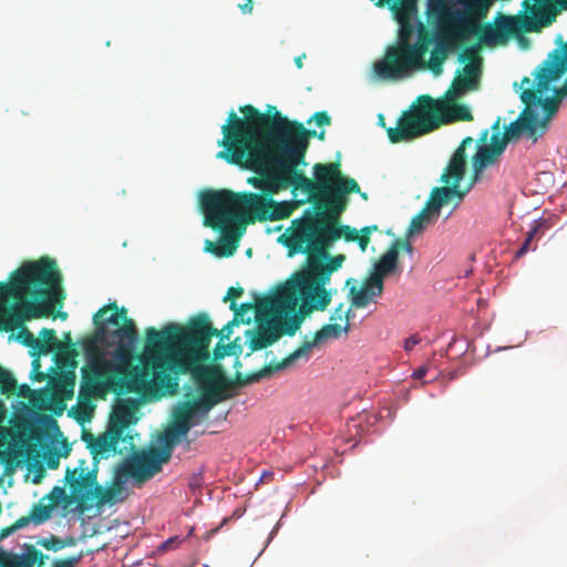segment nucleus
<instances>
[{
  "label": "nucleus",
  "mask_w": 567,
  "mask_h": 567,
  "mask_svg": "<svg viewBox=\"0 0 567 567\" xmlns=\"http://www.w3.org/2000/svg\"><path fill=\"white\" fill-rule=\"evenodd\" d=\"M239 112L243 117L231 111L221 126L218 145L223 150L217 158L254 172L256 176L247 183L259 189V195L274 196L289 188L293 163L288 145V117L271 105L268 113L250 104L240 106Z\"/></svg>",
  "instance_id": "f257e3e1"
},
{
  "label": "nucleus",
  "mask_w": 567,
  "mask_h": 567,
  "mask_svg": "<svg viewBox=\"0 0 567 567\" xmlns=\"http://www.w3.org/2000/svg\"><path fill=\"white\" fill-rule=\"evenodd\" d=\"M239 324L230 320L221 330H217L208 316L200 313L186 327L169 323L161 331L153 327L146 329L141 367L135 365L124 380L126 391L143 393L156 390L162 394H175L178 391V375L188 373L208 358L212 338L229 339L233 327Z\"/></svg>",
  "instance_id": "f03ea898"
},
{
  "label": "nucleus",
  "mask_w": 567,
  "mask_h": 567,
  "mask_svg": "<svg viewBox=\"0 0 567 567\" xmlns=\"http://www.w3.org/2000/svg\"><path fill=\"white\" fill-rule=\"evenodd\" d=\"M93 321L94 334L85 338L81 343L87 363L82 368L80 392L86 396H100L113 385H117L120 393H128L123 382L135 367L115 382L121 373L120 367L104 359L101 346H115L116 355L130 357L137 340L136 326L127 317L126 309H118L116 302L102 307L94 315Z\"/></svg>",
  "instance_id": "7ed1b4c3"
},
{
  "label": "nucleus",
  "mask_w": 567,
  "mask_h": 567,
  "mask_svg": "<svg viewBox=\"0 0 567 567\" xmlns=\"http://www.w3.org/2000/svg\"><path fill=\"white\" fill-rule=\"evenodd\" d=\"M62 275L56 261L41 257L23 264L10 275V281H0V331H13L24 320L49 315L38 302L61 292Z\"/></svg>",
  "instance_id": "20e7f679"
},
{
  "label": "nucleus",
  "mask_w": 567,
  "mask_h": 567,
  "mask_svg": "<svg viewBox=\"0 0 567 567\" xmlns=\"http://www.w3.org/2000/svg\"><path fill=\"white\" fill-rule=\"evenodd\" d=\"M250 192L235 193L230 189H207L200 194L204 225L223 234L221 244L206 240V251L216 256H231L237 248V237L228 230L237 225L252 223L250 218Z\"/></svg>",
  "instance_id": "39448f33"
},
{
  "label": "nucleus",
  "mask_w": 567,
  "mask_h": 567,
  "mask_svg": "<svg viewBox=\"0 0 567 567\" xmlns=\"http://www.w3.org/2000/svg\"><path fill=\"white\" fill-rule=\"evenodd\" d=\"M316 135V131L307 130L302 123L288 118V145L293 163L292 173L290 174V187L301 189L312 199H317L320 194L329 192L341 181L352 179L342 175L341 164L338 161L315 164V179H310L305 175L300 167L307 165L306 154L309 147V140Z\"/></svg>",
  "instance_id": "423d86ee"
},
{
  "label": "nucleus",
  "mask_w": 567,
  "mask_h": 567,
  "mask_svg": "<svg viewBox=\"0 0 567 567\" xmlns=\"http://www.w3.org/2000/svg\"><path fill=\"white\" fill-rule=\"evenodd\" d=\"M548 79L535 78V84L529 78L522 80L520 100L525 109L518 118L505 127L504 134L498 133L497 142L505 148L507 143L526 134L533 142L545 134L549 121L556 114L559 100L556 97H544L548 91Z\"/></svg>",
  "instance_id": "0eeeda50"
},
{
  "label": "nucleus",
  "mask_w": 567,
  "mask_h": 567,
  "mask_svg": "<svg viewBox=\"0 0 567 567\" xmlns=\"http://www.w3.org/2000/svg\"><path fill=\"white\" fill-rule=\"evenodd\" d=\"M472 144L473 140L471 136H467L455 150L441 176V182L445 186L435 187L432 190L425 207L412 218L409 226L410 235L423 231L429 225L436 220L443 206L454 202V207H457L463 202L470 188L461 189L460 183L464 178L467 165L465 147Z\"/></svg>",
  "instance_id": "6e6552de"
},
{
  "label": "nucleus",
  "mask_w": 567,
  "mask_h": 567,
  "mask_svg": "<svg viewBox=\"0 0 567 567\" xmlns=\"http://www.w3.org/2000/svg\"><path fill=\"white\" fill-rule=\"evenodd\" d=\"M339 239L337 221L310 214L292 221V230L285 245L289 248L290 255L302 252L307 254L308 258L323 259L329 257L330 247Z\"/></svg>",
  "instance_id": "1a4fd4ad"
},
{
  "label": "nucleus",
  "mask_w": 567,
  "mask_h": 567,
  "mask_svg": "<svg viewBox=\"0 0 567 567\" xmlns=\"http://www.w3.org/2000/svg\"><path fill=\"white\" fill-rule=\"evenodd\" d=\"M514 21L512 18H504V21L498 28L493 27L491 23H485L482 27H472V31H467L463 27H444L435 28L437 30V40L434 49L431 52L426 68L433 73L440 74L442 72V65L449 56V53L458 48L470 35H478L482 43L497 42L504 38L501 33L503 30L505 33L513 32Z\"/></svg>",
  "instance_id": "9d476101"
},
{
  "label": "nucleus",
  "mask_w": 567,
  "mask_h": 567,
  "mask_svg": "<svg viewBox=\"0 0 567 567\" xmlns=\"http://www.w3.org/2000/svg\"><path fill=\"white\" fill-rule=\"evenodd\" d=\"M491 3L492 0H429L427 22L434 28L463 27L472 31V27H482L478 20L485 18Z\"/></svg>",
  "instance_id": "9b49d317"
},
{
  "label": "nucleus",
  "mask_w": 567,
  "mask_h": 567,
  "mask_svg": "<svg viewBox=\"0 0 567 567\" xmlns=\"http://www.w3.org/2000/svg\"><path fill=\"white\" fill-rule=\"evenodd\" d=\"M441 125L439 99L421 95L411 109L403 113L396 127L386 130L391 143L411 141L429 134Z\"/></svg>",
  "instance_id": "f8f14e48"
},
{
  "label": "nucleus",
  "mask_w": 567,
  "mask_h": 567,
  "mask_svg": "<svg viewBox=\"0 0 567 567\" xmlns=\"http://www.w3.org/2000/svg\"><path fill=\"white\" fill-rule=\"evenodd\" d=\"M85 461H81L80 465L73 470L66 468L65 482L70 485L72 495L76 501L78 508L81 513L89 509L94 498L99 505L113 504L116 502V494L121 493V485H113L110 488H103L97 484V470L89 471L83 467Z\"/></svg>",
  "instance_id": "ddd939ff"
},
{
  "label": "nucleus",
  "mask_w": 567,
  "mask_h": 567,
  "mask_svg": "<svg viewBox=\"0 0 567 567\" xmlns=\"http://www.w3.org/2000/svg\"><path fill=\"white\" fill-rule=\"evenodd\" d=\"M350 330L349 322H346L344 327L339 323H328L324 324L320 330H318L313 339L311 341H305L298 349L291 352L289 355L284 358L281 361L274 362L270 361L269 364L265 365L262 369L249 373L247 377H237V383L239 385H248L254 382H258L262 378L271 375L274 372L287 369L296 363L299 359L308 360L310 358L311 349L321 342L328 339H337L341 336L342 332H348Z\"/></svg>",
  "instance_id": "4468645a"
},
{
  "label": "nucleus",
  "mask_w": 567,
  "mask_h": 567,
  "mask_svg": "<svg viewBox=\"0 0 567 567\" xmlns=\"http://www.w3.org/2000/svg\"><path fill=\"white\" fill-rule=\"evenodd\" d=\"M189 372L193 373L200 390V396L196 400L202 408V416H205L216 404L233 396L229 392L231 385L240 386L237 383L238 375L243 378L248 375L236 373L234 382H230L219 370L202 368L200 364Z\"/></svg>",
  "instance_id": "2eb2a0df"
},
{
  "label": "nucleus",
  "mask_w": 567,
  "mask_h": 567,
  "mask_svg": "<svg viewBox=\"0 0 567 567\" xmlns=\"http://www.w3.org/2000/svg\"><path fill=\"white\" fill-rule=\"evenodd\" d=\"M174 447L161 436L157 439V446L150 451L135 452L123 464L125 475L134 478L137 483H144L162 471V466L172 457Z\"/></svg>",
  "instance_id": "dca6fc26"
},
{
  "label": "nucleus",
  "mask_w": 567,
  "mask_h": 567,
  "mask_svg": "<svg viewBox=\"0 0 567 567\" xmlns=\"http://www.w3.org/2000/svg\"><path fill=\"white\" fill-rule=\"evenodd\" d=\"M301 296L299 271L285 284L280 285L272 295L257 299V313L259 316L275 317L276 315L293 313Z\"/></svg>",
  "instance_id": "f3484780"
},
{
  "label": "nucleus",
  "mask_w": 567,
  "mask_h": 567,
  "mask_svg": "<svg viewBox=\"0 0 567 567\" xmlns=\"http://www.w3.org/2000/svg\"><path fill=\"white\" fill-rule=\"evenodd\" d=\"M329 284L303 269L299 271V285L301 286L299 312L308 316L313 311H323L331 302V292L326 289Z\"/></svg>",
  "instance_id": "a211bd4d"
},
{
  "label": "nucleus",
  "mask_w": 567,
  "mask_h": 567,
  "mask_svg": "<svg viewBox=\"0 0 567 567\" xmlns=\"http://www.w3.org/2000/svg\"><path fill=\"white\" fill-rule=\"evenodd\" d=\"M415 70L402 43L386 48L382 59L373 63V74L383 81H398Z\"/></svg>",
  "instance_id": "6ab92c4d"
},
{
  "label": "nucleus",
  "mask_w": 567,
  "mask_h": 567,
  "mask_svg": "<svg viewBox=\"0 0 567 567\" xmlns=\"http://www.w3.org/2000/svg\"><path fill=\"white\" fill-rule=\"evenodd\" d=\"M83 440L87 443L93 458H107L111 454H128L135 449L134 437L130 434L122 436L115 430H107L94 436L91 433H83Z\"/></svg>",
  "instance_id": "aec40b11"
},
{
  "label": "nucleus",
  "mask_w": 567,
  "mask_h": 567,
  "mask_svg": "<svg viewBox=\"0 0 567 567\" xmlns=\"http://www.w3.org/2000/svg\"><path fill=\"white\" fill-rule=\"evenodd\" d=\"M462 63H465L462 70H457L449 91L456 94H465L480 87L481 63L477 48H466L458 56Z\"/></svg>",
  "instance_id": "412c9836"
},
{
  "label": "nucleus",
  "mask_w": 567,
  "mask_h": 567,
  "mask_svg": "<svg viewBox=\"0 0 567 567\" xmlns=\"http://www.w3.org/2000/svg\"><path fill=\"white\" fill-rule=\"evenodd\" d=\"M359 192L360 186L355 179L341 181V183L334 185L332 189L317 197V199H322L323 209L319 208L316 214L339 221L340 215L347 209L348 195Z\"/></svg>",
  "instance_id": "4be33fe9"
},
{
  "label": "nucleus",
  "mask_w": 567,
  "mask_h": 567,
  "mask_svg": "<svg viewBox=\"0 0 567 567\" xmlns=\"http://www.w3.org/2000/svg\"><path fill=\"white\" fill-rule=\"evenodd\" d=\"M401 250L406 251L409 255L413 254V246L409 239H394L388 250L374 264L371 276L373 286L378 289V292H383L384 278L396 271L399 266V254Z\"/></svg>",
  "instance_id": "5701e85b"
},
{
  "label": "nucleus",
  "mask_w": 567,
  "mask_h": 567,
  "mask_svg": "<svg viewBox=\"0 0 567 567\" xmlns=\"http://www.w3.org/2000/svg\"><path fill=\"white\" fill-rule=\"evenodd\" d=\"M197 413L202 414V408L196 399L181 403L174 411L172 427L159 436L175 447L178 439L185 436L192 426L196 424L194 417Z\"/></svg>",
  "instance_id": "b1692460"
},
{
  "label": "nucleus",
  "mask_w": 567,
  "mask_h": 567,
  "mask_svg": "<svg viewBox=\"0 0 567 567\" xmlns=\"http://www.w3.org/2000/svg\"><path fill=\"white\" fill-rule=\"evenodd\" d=\"M248 200L251 203L250 218L259 221L280 220L290 215V209L286 204L277 203L272 196H262L258 193H249Z\"/></svg>",
  "instance_id": "393cba45"
},
{
  "label": "nucleus",
  "mask_w": 567,
  "mask_h": 567,
  "mask_svg": "<svg viewBox=\"0 0 567 567\" xmlns=\"http://www.w3.org/2000/svg\"><path fill=\"white\" fill-rule=\"evenodd\" d=\"M249 352L266 349L274 344L280 339V332L276 330V327L270 323L268 316H257V328L255 330H247Z\"/></svg>",
  "instance_id": "a878e982"
},
{
  "label": "nucleus",
  "mask_w": 567,
  "mask_h": 567,
  "mask_svg": "<svg viewBox=\"0 0 567 567\" xmlns=\"http://www.w3.org/2000/svg\"><path fill=\"white\" fill-rule=\"evenodd\" d=\"M461 94L451 93L446 91L442 99H439L441 125H447L456 122H471L474 116L470 107L465 104L457 103V97Z\"/></svg>",
  "instance_id": "bb28decb"
},
{
  "label": "nucleus",
  "mask_w": 567,
  "mask_h": 567,
  "mask_svg": "<svg viewBox=\"0 0 567 567\" xmlns=\"http://www.w3.org/2000/svg\"><path fill=\"white\" fill-rule=\"evenodd\" d=\"M390 9L400 24L398 43H410L414 32L413 16L416 12V0H395Z\"/></svg>",
  "instance_id": "cd10ccee"
},
{
  "label": "nucleus",
  "mask_w": 567,
  "mask_h": 567,
  "mask_svg": "<svg viewBox=\"0 0 567 567\" xmlns=\"http://www.w3.org/2000/svg\"><path fill=\"white\" fill-rule=\"evenodd\" d=\"M567 70V45L555 49L548 58L534 72L535 78L548 79V86L553 81L561 78Z\"/></svg>",
  "instance_id": "c85d7f7f"
},
{
  "label": "nucleus",
  "mask_w": 567,
  "mask_h": 567,
  "mask_svg": "<svg viewBox=\"0 0 567 567\" xmlns=\"http://www.w3.org/2000/svg\"><path fill=\"white\" fill-rule=\"evenodd\" d=\"M138 409V402L134 399H124L115 405L109 427L124 435L125 430L136 422L135 413Z\"/></svg>",
  "instance_id": "c756f323"
},
{
  "label": "nucleus",
  "mask_w": 567,
  "mask_h": 567,
  "mask_svg": "<svg viewBox=\"0 0 567 567\" xmlns=\"http://www.w3.org/2000/svg\"><path fill=\"white\" fill-rule=\"evenodd\" d=\"M497 140L498 133H493L489 146H481L476 148V153L472 157V165L475 175H478L486 166L495 164L505 151Z\"/></svg>",
  "instance_id": "7c9ffc66"
},
{
  "label": "nucleus",
  "mask_w": 567,
  "mask_h": 567,
  "mask_svg": "<svg viewBox=\"0 0 567 567\" xmlns=\"http://www.w3.org/2000/svg\"><path fill=\"white\" fill-rule=\"evenodd\" d=\"M344 255H338L331 257L329 255L328 258L319 259V257L309 258V264L306 270L311 272L315 276H318L321 281L326 280L330 282L331 275L341 268L342 262L344 261Z\"/></svg>",
  "instance_id": "2f4dec72"
},
{
  "label": "nucleus",
  "mask_w": 567,
  "mask_h": 567,
  "mask_svg": "<svg viewBox=\"0 0 567 567\" xmlns=\"http://www.w3.org/2000/svg\"><path fill=\"white\" fill-rule=\"evenodd\" d=\"M40 336L42 337V343H44L49 348V352L56 349L60 353L64 354L65 357L72 360L78 354L74 343L72 342L71 339V332L64 334L66 343L56 340L55 331L53 329L43 328L40 331Z\"/></svg>",
  "instance_id": "473e14b6"
},
{
  "label": "nucleus",
  "mask_w": 567,
  "mask_h": 567,
  "mask_svg": "<svg viewBox=\"0 0 567 567\" xmlns=\"http://www.w3.org/2000/svg\"><path fill=\"white\" fill-rule=\"evenodd\" d=\"M303 317L302 315H296V312L282 313L269 317V321L276 327V330L280 332V337L284 334L291 337L300 329Z\"/></svg>",
  "instance_id": "72a5a7b5"
},
{
  "label": "nucleus",
  "mask_w": 567,
  "mask_h": 567,
  "mask_svg": "<svg viewBox=\"0 0 567 567\" xmlns=\"http://www.w3.org/2000/svg\"><path fill=\"white\" fill-rule=\"evenodd\" d=\"M350 292L352 295V306L357 308L365 307L374 297L382 295V292H378V289L373 286L372 276L365 280L360 289L352 287Z\"/></svg>",
  "instance_id": "f704fd0d"
},
{
  "label": "nucleus",
  "mask_w": 567,
  "mask_h": 567,
  "mask_svg": "<svg viewBox=\"0 0 567 567\" xmlns=\"http://www.w3.org/2000/svg\"><path fill=\"white\" fill-rule=\"evenodd\" d=\"M412 64L415 70H421L426 68V62L424 60L425 54L429 52L430 44L415 42V43H402Z\"/></svg>",
  "instance_id": "c9c22d12"
},
{
  "label": "nucleus",
  "mask_w": 567,
  "mask_h": 567,
  "mask_svg": "<svg viewBox=\"0 0 567 567\" xmlns=\"http://www.w3.org/2000/svg\"><path fill=\"white\" fill-rule=\"evenodd\" d=\"M230 310L234 311L233 323H247L251 322V317L247 316L249 312H255V319L257 320V300L252 302L241 303L239 307L236 301H231L229 306Z\"/></svg>",
  "instance_id": "e433bc0d"
},
{
  "label": "nucleus",
  "mask_w": 567,
  "mask_h": 567,
  "mask_svg": "<svg viewBox=\"0 0 567 567\" xmlns=\"http://www.w3.org/2000/svg\"><path fill=\"white\" fill-rule=\"evenodd\" d=\"M24 567H33L34 565L42 567L49 556L37 549L33 545H28L25 551L21 554Z\"/></svg>",
  "instance_id": "4c0bfd02"
},
{
  "label": "nucleus",
  "mask_w": 567,
  "mask_h": 567,
  "mask_svg": "<svg viewBox=\"0 0 567 567\" xmlns=\"http://www.w3.org/2000/svg\"><path fill=\"white\" fill-rule=\"evenodd\" d=\"M37 544L47 550L59 551L64 547L73 546L75 539L73 537L61 539L55 535H51L50 537L39 539Z\"/></svg>",
  "instance_id": "58836bf2"
},
{
  "label": "nucleus",
  "mask_w": 567,
  "mask_h": 567,
  "mask_svg": "<svg viewBox=\"0 0 567 567\" xmlns=\"http://www.w3.org/2000/svg\"><path fill=\"white\" fill-rule=\"evenodd\" d=\"M18 338L20 341L29 348L37 350L39 353H49V348L35 338L34 334L29 331L25 327H22L19 331Z\"/></svg>",
  "instance_id": "ea45409f"
},
{
  "label": "nucleus",
  "mask_w": 567,
  "mask_h": 567,
  "mask_svg": "<svg viewBox=\"0 0 567 567\" xmlns=\"http://www.w3.org/2000/svg\"><path fill=\"white\" fill-rule=\"evenodd\" d=\"M50 505L54 508L55 506L63 504L68 508L73 502H76L73 495H68L64 487L54 486L48 495Z\"/></svg>",
  "instance_id": "a19ab883"
},
{
  "label": "nucleus",
  "mask_w": 567,
  "mask_h": 567,
  "mask_svg": "<svg viewBox=\"0 0 567 567\" xmlns=\"http://www.w3.org/2000/svg\"><path fill=\"white\" fill-rule=\"evenodd\" d=\"M560 10H567V0H550V3L545 4L542 8V14L547 16L546 24H549L553 21L556 11Z\"/></svg>",
  "instance_id": "79ce46f5"
},
{
  "label": "nucleus",
  "mask_w": 567,
  "mask_h": 567,
  "mask_svg": "<svg viewBox=\"0 0 567 567\" xmlns=\"http://www.w3.org/2000/svg\"><path fill=\"white\" fill-rule=\"evenodd\" d=\"M52 509H53V507L50 504L49 505H37L32 509V519L37 524L44 523L51 517Z\"/></svg>",
  "instance_id": "37998d69"
},
{
  "label": "nucleus",
  "mask_w": 567,
  "mask_h": 567,
  "mask_svg": "<svg viewBox=\"0 0 567 567\" xmlns=\"http://www.w3.org/2000/svg\"><path fill=\"white\" fill-rule=\"evenodd\" d=\"M537 231H538V226H534L527 233V236H526L524 243L522 244L520 248L516 252V258H519V257L524 256L529 250H535L536 249V246H532V243H533Z\"/></svg>",
  "instance_id": "c03bdc74"
},
{
  "label": "nucleus",
  "mask_w": 567,
  "mask_h": 567,
  "mask_svg": "<svg viewBox=\"0 0 567 567\" xmlns=\"http://www.w3.org/2000/svg\"><path fill=\"white\" fill-rule=\"evenodd\" d=\"M0 567H24L21 555L0 554Z\"/></svg>",
  "instance_id": "a18cd8bd"
},
{
  "label": "nucleus",
  "mask_w": 567,
  "mask_h": 567,
  "mask_svg": "<svg viewBox=\"0 0 567 567\" xmlns=\"http://www.w3.org/2000/svg\"><path fill=\"white\" fill-rule=\"evenodd\" d=\"M337 233L340 234V238H344L346 241H355L358 238V231L348 225H341L340 220L337 221Z\"/></svg>",
  "instance_id": "49530a36"
},
{
  "label": "nucleus",
  "mask_w": 567,
  "mask_h": 567,
  "mask_svg": "<svg viewBox=\"0 0 567 567\" xmlns=\"http://www.w3.org/2000/svg\"><path fill=\"white\" fill-rule=\"evenodd\" d=\"M82 557L83 555L79 554L65 559H55L52 564V567H74L82 559Z\"/></svg>",
  "instance_id": "de8ad7c7"
},
{
  "label": "nucleus",
  "mask_w": 567,
  "mask_h": 567,
  "mask_svg": "<svg viewBox=\"0 0 567 567\" xmlns=\"http://www.w3.org/2000/svg\"><path fill=\"white\" fill-rule=\"evenodd\" d=\"M435 40H437V37L435 38L431 31H429L427 29H425L423 25H421L419 28V31H417V42H421V43H426V44H432Z\"/></svg>",
  "instance_id": "09e8293b"
},
{
  "label": "nucleus",
  "mask_w": 567,
  "mask_h": 567,
  "mask_svg": "<svg viewBox=\"0 0 567 567\" xmlns=\"http://www.w3.org/2000/svg\"><path fill=\"white\" fill-rule=\"evenodd\" d=\"M346 319V322H349V310L346 311L343 309V305H339L334 310L333 312L331 313L330 316V320L331 321H338V320H343Z\"/></svg>",
  "instance_id": "8fccbe9b"
},
{
  "label": "nucleus",
  "mask_w": 567,
  "mask_h": 567,
  "mask_svg": "<svg viewBox=\"0 0 567 567\" xmlns=\"http://www.w3.org/2000/svg\"><path fill=\"white\" fill-rule=\"evenodd\" d=\"M312 118L315 120L318 126H324L331 124V117L326 111H320L313 114Z\"/></svg>",
  "instance_id": "3c124183"
},
{
  "label": "nucleus",
  "mask_w": 567,
  "mask_h": 567,
  "mask_svg": "<svg viewBox=\"0 0 567 567\" xmlns=\"http://www.w3.org/2000/svg\"><path fill=\"white\" fill-rule=\"evenodd\" d=\"M182 542L183 539L178 536L171 537L161 544L159 549L166 551L176 548Z\"/></svg>",
  "instance_id": "603ef678"
},
{
  "label": "nucleus",
  "mask_w": 567,
  "mask_h": 567,
  "mask_svg": "<svg viewBox=\"0 0 567 567\" xmlns=\"http://www.w3.org/2000/svg\"><path fill=\"white\" fill-rule=\"evenodd\" d=\"M244 293V289L241 287H230L228 290H227V293L226 296L224 297V301L227 302L228 300H230V302L234 300L236 301V299H238L239 297H241Z\"/></svg>",
  "instance_id": "864d4df0"
},
{
  "label": "nucleus",
  "mask_w": 567,
  "mask_h": 567,
  "mask_svg": "<svg viewBox=\"0 0 567 567\" xmlns=\"http://www.w3.org/2000/svg\"><path fill=\"white\" fill-rule=\"evenodd\" d=\"M45 462H47V465L49 468H58L59 464H60V455L56 453V452H50L47 456H45Z\"/></svg>",
  "instance_id": "5fc2aeb1"
},
{
  "label": "nucleus",
  "mask_w": 567,
  "mask_h": 567,
  "mask_svg": "<svg viewBox=\"0 0 567 567\" xmlns=\"http://www.w3.org/2000/svg\"><path fill=\"white\" fill-rule=\"evenodd\" d=\"M488 136H489V131L487 128L482 131L477 142L475 143V141H473V144L470 147L475 146L477 148V147H481V146H488L487 145ZM471 138L474 140L473 137H471ZM467 147L468 146H466L465 150Z\"/></svg>",
  "instance_id": "6e6d98bb"
},
{
  "label": "nucleus",
  "mask_w": 567,
  "mask_h": 567,
  "mask_svg": "<svg viewBox=\"0 0 567 567\" xmlns=\"http://www.w3.org/2000/svg\"><path fill=\"white\" fill-rule=\"evenodd\" d=\"M420 342L421 338L417 334H413L404 341V350L411 351L414 348V346L419 344Z\"/></svg>",
  "instance_id": "4d7b16f0"
},
{
  "label": "nucleus",
  "mask_w": 567,
  "mask_h": 567,
  "mask_svg": "<svg viewBox=\"0 0 567 567\" xmlns=\"http://www.w3.org/2000/svg\"><path fill=\"white\" fill-rule=\"evenodd\" d=\"M355 241H358L360 249L362 251H365V249L370 243V235H368L367 233H361L360 236L358 235V238Z\"/></svg>",
  "instance_id": "13d9d810"
},
{
  "label": "nucleus",
  "mask_w": 567,
  "mask_h": 567,
  "mask_svg": "<svg viewBox=\"0 0 567 567\" xmlns=\"http://www.w3.org/2000/svg\"><path fill=\"white\" fill-rule=\"evenodd\" d=\"M243 13H251L254 4L252 0H245L244 3L238 6Z\"/></svg>",
  "instance_id": "bf43d9fd"
},
{
  "label": "nucleus",
  "mask_w": 567,
  "mask_h": 567,
  "mask_svg": "<svg viewBox=\"0 0 567 567\" xmlns=\"http://www.w3.org/2000/svg\"><path fill=\"white\" fill-rule=\"evenodd\" d=\"M427 372V368L426 367H420L419 369H416L414 372H413V378L415 380H420L422 379Z\"/></svg>",
  "instance_id": "052dcab7"
},
{
  "label": "nucleus",
  "mask_w": 567,
  "mask_h": 567,
  "mask_svg": "<svg viewBox=\"0 0 567 567\" xmlns=\"http://www.w3.org/2000/svg\"><path fill=\"white\" fill-rule=\"evenodd\" d=\"M28 523H29V517H21L14 523L13 528L16 529V528L24 527Z\"/></svg>",
  "instance_id": "680f3d73"
},
{
  "label": "nucleus",
  "mask_w": 567,
  "mask_h": 567,
  "mask_svg": "<svg viewBox=\"0 0 567 567\" xmlns=\"http://www.w3.org/2000/svg\"><path fill=\"white\" fill-rule=\"evenodd\" d=\"M274 476L272 472L265 471L260 476V482H269Z\"/></svg>",
  "instance_id": "e2e57ef3"
},
{
  "label": "nucleus",
  "mask_w": 567,
  "mask_h": 567,
  "mask_svg": "<svg viewBox=\"0 0 567 567\" xmlns=\"http://www.w3.org/2000/svg\"><path fill=\"white\" fill-rule=\"evenodd\" d=\"M378 230V226L377 225H372V226H365L361 229V233H367L368 235H370L372 231H377Z\"/></svg>",
  "instance_id": "0e129e2a"
},
{
  "label": "nucleus",
  "mask_w": 567,
  "mask_h": 567,
  "mask_svg": "<svg viewBox=\"0 0 567 567\" xmlns=\"http://www.w3.org/2000/svg\"><path fill=\"white\" fill-rule=\"evenodd\" d=\"M306 58V54H302V55H299L295 59V63L297 65L298 69H301L302 65H303V62L302 60Z\"/></svg>",
  "instance_id": "69168bd1"
},
{
  "label": "nucleus",
  "mask_w": 567,
  "mask_h": 567,
  "mask_svg": "<svg viewBox=\"0 0 567 567\" xmlns=\"http://www.w3.org/2000/svg\"><path fill=\"white\" fill-rule=\"evenodd\" d=\"M499 125H501V118L498 117L495 123L492 125L493 133H501L499 132Z\"/></svg>",
  "instance_id": "338daca9"
},
{
  "label": "nucleus",
  "mask_w": 567,
  "mask_h": 567,
  "mask_svg": "<svg viewBox=\"0 0 567 567\" xmlns=\"http://www.w3.org/2000/svg\"><path fill=\"white\" fill-rule=\"evenodd\" d=\"M34 379H35V380H38V381H43V380L45 379V374H44V373H42V372H39V373L35 375V378H34Z\"/></svg>",
  "instance_id": "774afa93"
}]
</instances>
